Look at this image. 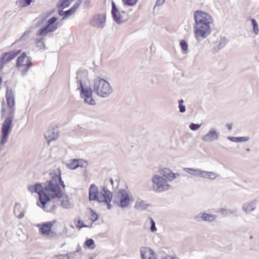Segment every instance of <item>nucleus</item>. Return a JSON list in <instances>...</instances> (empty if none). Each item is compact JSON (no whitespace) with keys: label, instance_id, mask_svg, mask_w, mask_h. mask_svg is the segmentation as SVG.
<instances>
[{"label":"nucleus","instance_id":"obj_1","mask_svg":"<svg viewBox=\"0 0 259 259\" xmlns=\"http://www.w3.org/2000/svg\"><path fill=\"white\" fill-rule=\"evenodd\" d=\"M60 186L63 188L65 187L63 181H62L61 175H56L44 185L36 184L35 186L29 187V190L38 194L39 201L44 205L47 200L61 196Z\"/></svg>","mask_w":259,"mask_h":259},{"label":"nucleus","instance_id":"obj_2","mask_svg":"<svg viewBox=\"0 0 259 259\" xmlns=\"http://www.w3.org/2000/svg\"><path fill=\"white\" fill-rule=\"evenodd\" d=\"M6 101L8 109H6L4 101L2 102L1 109V118H3L6 115L7 117L5 119L1 128V135L0 144L5 145L8 141L9 135L12 129V121L15 116V98L12 89L7 87L6 95Z\"/></svg>","mask_w":259,"mask_h":259},{"label":"nucleus","instance_id":"obj_3","mask_svg":"<svg viewBox=\"0 0 259 259\" xmlns=\"http://www.w3.org/2000/svg\"><path fill=\"white\" fill-rule=\"evenodd\" d=\"M194 32L196 38H205L211 33L210 24L213 22L212 17L207 13L201 10L194 12Z\"/></svg>","mask_w":259,"mask_h":259},{"label":"nucleus","instance_id":"obj_4","mask_svg":"<svg viewBox=\"0 0 259 259\" xmlns=\"http://www.w3.org/2000/svg\"><path fill=\"white\" fill-rule=\"evenodd\" d=\"M93 91L98 96L106 98L112 94L113 89L107 80L98 77L94 80Z\"/></svg>","mask_w":259,"mask_h":259},{"label":"nucleus","instance_id":"obj_5","mask_svg":"<svg viewBox=\"0 0 259 259\" xmlns=\"http://www.w3.org/2000/svg\"><path fill=\"white\" fill-rule=\"evenodd\" d=\"M32 65V59L27 56L25 52H23L17 59L16 67L24 76L27 74Z\"/></svg>","mask_w":259,"mask_h":259},{"label":"nucleus","instance_id":"obj_6","mask_svg":"<svg viewBox=\"0 0 259 259\" xmlns=\"http://www.w3.org/2000/svg\"><path fill=\"white\" fill-rule=\"evenodd\" d=\"M153 190L156 193H160L168 190L171 186L167 180L160 175H154L151 178Z\"/></svg>","mask_w":259,"mask_h":259},{"label":"nucleus","instance_id":"obj_7","mask_svg":"<svg viewBox=\"0 0 259 259\" xmlns=\"http://www.w3.org/2000/svg\"><path fill=\"white\" fill-rule=\"evenodd\" d=\"M57 18L53 16L49 19L47 23V25L40 29L36 32L37 36H46L49 33L55 31L58 28V23L57 22Z\"/></svg>","mask_w":259,"mask_h":259},{"label":"nucleus","instance_id":"obj_8","mask_svg":"<svg viewBox=\"0 0 259 259\" xmlns=\"http://www.w3.org/2000/svg\"><path fill=\"white\" fill-rule=\"evenodd\" d=\"M113 197L112 193L105 187H103L99 191L98 199L97 201L100 203H103L106 204L108 209L112 208L110 204Z\"/></svg>","mask_w":259,"mask_h":259},{"label":"nucleus","instance_id":"obj_9","mask_svg":"<svg viewBox=\"0 0 259 259\" xmlns=\"http://www.w3.org/2000/svg\"><path fill=\"white\" fill-rule=\"evenodd\" d=\"M115 202L120 207H127L130 202V197L128 192L125 190H120L116 195Z\"/></svg>","mask_w":259,"mask_h":259},{"label":"nucleus","instance_id":"obj_10","mask_svg":"<svg viewBox=\"0 0 259 259\" xmlns=\"http://www.w3.org/2000/svg\"><path fill=\"white\" fill-rule=\"evenodd\" d=\"M78 90L80 91V98L83 100L84 103L90 105L96 104V101L93 97V90L90 87L82 88Z\"/></svg>","mask_w":259,"mask_h":259},{"label":"nucleus","instance_id":"obj_11","mask_svg":"<svg viewBox=\"0 0 259 259\" xmlns=\"http://www.w3.org/2000/svg\"><path fill=\"white\" fill-rule=\"evenodd\" d=\"M106 15L105 14L94 15L90 21V25L97 29H102L106 25Z\"/></svg>","mask_w":259,"mask_h":259},{"label":"nucleus","instance_id":"obj_12","mask_svg":"<svg viewBox=\"0 0 259 259\" xmlns=\"http://www.w3.org/2000/svg\"><path fill=\"white\" fill-rule=\"evenodd\" d=\"M76 82L79 85L78 89L82 88L89 87L88 83L89 80L88 78V72L86 70L79 71L77 72Z\"/></svg>","mask_w":259,"mask_h":259},{"label":"nucleus","instance_id":"obj_13","mask_svg":"<svg viewBox=\"0 0 259 259\" xmlns=\"http://www.w3.org/2000/svg\"><path fill=\"white\" fill-rule=\"evenodd\" d=\"M55 223V221H50L42 223L39 229L41 234L46 236H53L56 235V233L51 229Z\"/></svg>","mask_w":259,"mask_h":259},{"label":"nucleus","instance_id":"obj_14","mask_svg":"<svg viewBox=\"0 0 259 259\" xmlns=\"http://www.w3.org/2000/svg\"><path fill=\"white\" fill-rule=\"evenodd\" d=\"M216 219L215 215L206 212H201L194 217L195 221L199 223L202 221L211 223L214 222Z\"/></svg>","mask_w":259,"mask_h":259},{"label":"nucleus","instance_id":"obj_15","mask_svg":"<svg viewBox=\"0 0 259 259\" xmlns=\"http://www.w3.org/2000/svg\"><path fill=\"white\" fill-rule=\"evenodd\" d=\"M121 13L124 14L125 11L118 10V9L116 7L115 3L112 2L111 10L112 16L114 21L118 24L121 23L123 21L122 17L121 16Z\"/></svg>","mask_w":259,"mask_h":259},{"label":"nucleus","instance_id":"obj_16","mask_svg":"<svg viewBox=\"0 0 259 259\" xmlns=\"http://www.w3.org/2000/svg\"><path fill=\"white\" fill-rule=\"evenodd\" d=\"M219 134L214 128H211L207 134L202 137V140L205 143H210L218 140Z\"/></svg>","mask_w":259,"mask_h":259},{"label":"nucleus","instance_id":"obj_17","mask_svg":"<svg viewBox=\"0 0 259 259\" xmlns=\"http://www.w3.org/2000/svg\"><path fill=\"white\" fill-rule=\"evenodd\" d=\"M21 52V50H13L6 52L2 55V61L4 64H6L13 60Z\"/></svg>","mask_w":259,"mask_h":259},{"label":"nucleus","instance_id":"obj_18","mask_svg":"<svg viewBox=\"0 0 259 259\" xmlns=\"http://www.w3.org/2000/svg\"><path fill=\"white\" fill-rule=\"evenodd\" d=\"M160 175L163 177L167 182H171L177 177L180 176L179 173H174L168 168H163L160 171Z\"/></svg>","mask_w":259,"mask_h":259},{"label":"nucleus","instance_id":"obj_19","mask_svg":"<svg viewBox=\"0 0 259 259\" xmlns=\"http://www.w3.org/2000/svg\"><path fill=\"white\" fill-rule=\"evenodd\" d=\"M140 253L142 259H156L154 252L147 247H142L140 249Z\"/></svg>","mask_w":259,"mask_h":259},{"label":"nucleus","instance_id":"obj_20","mask_svg":"<svg viewBox=\"0 0 259 259\" xmlns=\"http://www.w3.org/2000/svg\"><path fill=\"white\" fill-rule=\"evenodd\" d=\"M149 206L150 204L147 201L141 198L136 200L134 205L135 208L140 211L146 210Z\"/></svg>","mask_w":259,"mask_h":259},{"label":"nucleus","instance_id":"obj_21","mask_svg":"<svg viewBox=\"0 0 259 259\" xmlns=\"http://www.w3.org/2000/svg\"><path fill=\"white\" fill-rule=\"evenodd\" d=\"M99 191L98 188L95 184H92L89 188V195L90 201H97Z\"/></svg>","mask_w":259,"mask_h":259},{"label":"nucleus","instance_id":"obj_22","mask_svg":"<svg viewBox=\"0 0 259 259\" xmlns=\"http://www.w3.org/2000/svg\"><path fill=\"white\" fill-rule=\"evenodd\" d=\"M256 206V201L252 200L244 203L242 205V209L246 213H249L255 210Z\"/></svg>","mask_w":259,"mask_h":259},{"label":"nucleus","instance_id":"obj_23","mask_svg":"<svg viewBox=\"0 0 259 259\" xmlns=\"http://www.w3.org/2000/svg\"><path fill=\"white\" fill-rule=\"evenodd\" d=\"M183 170L194 177L202 178L203 170L201 169L185 167Z\"/></svg>","mask_w":259,"mask_h":259},{"label":"nucleus","instance_id":"obj_24","mask_svg":"<svg viewBox=\"0 0 259 259\" xmlns=\"http://www.w3.org/2000/svg\"><path fill=\"white\" fill-rule=\"evenodd\" d=\"M45 137L48 140V142H50L51 141L55 140L59 136L58 131L54 129H50L45 133Z\"/></svg>","mask_w":259,"mask_h":259},{"label":"nucleus","instance_id":"obj_25","mask_svg":"<svg viewBox=\"0 0 259 259\" xmlns=\"http://www.w3.org/2000/svg\"><path fill=\"white\" fill-rule=\"evenodd\" d=\"M41 204L42 208L47 212H52L55 211L57 207V205L53 203L51 200H47L44 205L42 203H41Z\"/></svg>","mask_w":259,"mask_h":259},{"label":"nucleus","instance_id":"obj_26","mask_svg":"<svg viewBox=\"0 0 259 259\" xmlns=\"http://www.w3.org/2000/svg\"><path fill=\"white\" fill-rule=\"evenodd\" d=\"M58 198L61 199L60 201L61 202V205L63 208L65 209H69L71 207V205L68 196L63 195L62 194L61 196Z\"/></svg>","mask_w":259,"mask_h":259},{"label":"nucleus","instance_id":"obj_27","mask_svg":"<svg viewBox=\"0 0 259 259\" xmlns=\"http://www.w3.org/2000/svg\"><path fill=\"white\" fill-rule=\"evenodd\" d=\"M14 213L19 219H22L24 217L23 211L21 210V206L19 203H16L14 208Z\"/></svg>","mask_w":259,"mask_h":259},{"label":"nucleus","instance_id":"obj_28","mask_svg":"<svg viewBox=\"0 0 259 259\" xmlns=\"http://www.w3.org/2000/svg\"><path fill=\"white\" fill-rule=\"evenodd\" d=\"M218 176V175L214 172L203 170L202 178L214 180L216 179Z\"/></svg>","mask_w":259,"mask_h":259},{"label":"nucleus","instance_id":"obj_29","mask_svg":"<svg viewBox=\"0 0 259 259\" xmlns=\"http://www.w3.org/2000/svg\"><path fill=\"white\" fill-rule=\"evenodd\" d=\"M73 0H60L57 4V7L59 9L63 10L64 8L69 6Z\"/></svg>","mask_w":259,"mask_h":259},{"label":"nucleus","instance_id":"obj_30","mask_svg":"<svg viewBox=\"0 0 259 259\" xmlns=\"http://www.w3.org/2000/svg\"><path fill=\"white\" fill-rule=\"evenodd\" d=\"M219 212L221 213L222 214L227 216L228 214H235L236 210L235 209H231L227 208H222L219 209Z\"/></svg>","mask_w":259,"mask_h":259},{"label":"nucleus","instance_id":"obj_31","mask_svg":"<svg viewBox=\"0 0 259 259\" xmlns=\"http://www.w3.org/2000/svg\"><path fill=\"white\" fill-rule=\"evenodd\" d=\"M67 166L68 168L71 169H75L78 167L77 159H74L71 160V161L67 164Z\"/></svg>","mask_w":259,"mask_h":259},{"label":"nucleus","instance_id":"obj_32","mask_svg":"<svg viewBox=\"0 0 259 259\" xmlns=\"http://www.w3.org/2000/svg\"><path fill=\"white\" fill-rule=\"evenodd\" d=\"M251 22L253 27V31L255 35H257L259 32V29L257 22L255 20V19L253 18H252L251 19Z\"/></svg>","mask_w":259,"mask_h":259},{"label":"nucleus","instance_id":"obj_33","mask_svg":"<svg viewBox=\"0 0 259 259\" xmlns=\"http://www.w3.org/2000/svg\"><path fill=\"white\" fill-rule=\"evenodd\" d=\"M32 0H21L17 1V4L21 7H27L30 5Z\"/></svg>","mask_w":259,"mask_h":259},{"label":"nucleus","instance_id":"obj_34","mask_svg":"<svg viewBox=\"0 0 259 259\" xmlns=\"http://www.w3.org/2000/svg\"><path fill=\"white\" fill-rule=\"evenodd\" d=\"M149 221L151 224L150 231L152 232H156L157 231V228L155 226V222L154 220L152 218H149L147 220V221Z\"/></svg>","mask_w":259,"mask_h":259},{"label":"nucleus","instance_id":"obj_35","mask_svg":"<svg viewBox=\"0 0 259 259\" xmlns=\"http://www.w3.org/2000/svg\"><path fill=\"white\" fill-rule=\"evenodd\" d=\"M227 41L225 37H222L219 40V49L224 48L227 44Z\"/></svg>","mask_w":259,"mask_h":259},{"label":"nucleus","instance_id":"obj_36","mask_svg":"<svg viewBox=\"0 0 259 259\" xmlns=\"http://www.w3.org/2000/svg\"><path fill=\"white\" fill-rule=\"evenodd\" d=\"M181 48L184 52H186L188 51V44L184 40H181L180 42Z\"/></svg>","mask_w":259,"mask_h":259},{"label":"nucleus","instance_id":"obj_37","mask_svg":"<svg viewBox=\"0 0 259 259\" xmlns=\"http://www.w3.org/2000/svg\"><path fill=\"white\" fill-rule=\"evenodd\" d=\"M82 3L81 0H78L74 5L70 9V11L75 12Z\"/></svg>","mask_w":259,"mask_h":259},{"label":"nucleus","instance_id":"obj_38","mask_svg":"<svg viewBox=\"0 0 259 259\" xmlns=\"http://www.w3.org/2000/svg\"><path fill=\"white\" fill-rule=\"evenodd\" d=\"M138 0H122L123 4L126 6H133L136 4Z\"/></svg>","mask_w":259,"mask_h":259},{"label":"nucleus","instance_id":"obj_39","mask_svg":"<svg viewBox=\"0 0 259 259\" xmlns=\"http://www.w3.org/2000/svg\"><path fill=\"white\" fill-rule=\"evenodd\" d=\"M94 244V241L93 239L90 238V239H88L85 241V245L88 247L89 248H90V249H94V247H92V246Z\"/></svg>","mask_w":259,"mask_h":259},{"label":"nucleus","instance_id":"obj_40","mask_svg":"<svg viewBox=\"0 0 259 259\" xmlns=\"http://www.w3.org/2000/svg\"><path fill=\"white\" fill-rule=\"evenodd\" d=\"M201 124L191 123L189 125V128L191 130L193 131H197L201 126Z\"/></svg>","mask_w":259,"mask_h":259},{"label":"nucleus","instance_id":"obj_41","mask_svg":"<svg viewBox=\"0 0 259 259\" xmlns=\"http://www.w3.org/2000/svg\"><path fill=\"white\" fill-rule=\"evenodd\" d=\"M77 165H78V167H86L88 165V163L86 161L83 159H77Z\"/></svg>","mask_w":259,"mask_h":259},{"label":"nucleus","instance_id":"obj_42","mask_svg":"<svg viewBox=\"0 0 259 259\" xmlns=\"http://www.w3.org/2000/svg\"><path fill=\"white\" fill-rule=\"evenodd\" d=\"M49 16V15H45L42 14L41 16V21L39 20L37 22V25L38 26L39 24H41L44 21L46 20V19Z\"/></svg>","mask_w":259,"mask_h":259},{"label":"nucleus","instance_id":"obj_43","mask_svg":"<svg viewBox=\"0 0 259 259\" xmlns=\"http://www.w3.org/2000/svg\"><path fill=\"white\" fill-rule=\"evenodd\" d=\"M68 256V259H75L77 256V253L75 251L70 252L69 253Z\"/></svg>","mask_w":259,"mask_h":259},{"label":"nucleus","instance_id":"obj_44","mask_svg":"<svg viewBox=\"0 0 259 259\" xmlns=\"http://www.w3.org/2000/svg\"><path fill=\"white\" fill-rule=\"evenodd\" d=\"M91 212H92V214L91 215V220L93 222H95L98 220V215L96 212L93 211L92 210H91Z\"/></svg>","mask_w":259,"mask_h":259},{"label":"nucleus","instance_id":"obj_45","mask_svg":"<svg viewBox=\"0 0 259 259\" xmlns=\"http://www.w3.org/2000/svg\"><path fill=\"white\" fill-rule=\"evenodd\" d=\"M248 137H238V142H244L249 140Z\"/></svg>","mask_w":259,"mask_h":259},{"label":"nucleus","instance_id":"obj_46","mask_svg":"<svg viewBox=\"0 0 259 259\" xmlns=\"http://www.w3.org/2000/svg\"><path fill=\"white\" fill-rule=\"evenodd\" d=\"M64 12H65V15L62 18V20L66 19V18H67L69 16H70L71 14H72L74 13V12H72V11H70V9L67 11H64Z\"/></svg>","mask_w":259,"mask_h":259},{"label":"nucleus","instance_id":"obj_47","mask_svg":"<svg viewBox=\"0 0 259 259\" xmlns=\"http://www.w3.org/2000/svg\"><path fill=\"white\" fill-rule=\"evenodd\" d=\"M179 109L181 113H184L186 111L185 106L183 104L179 105Z\"/></svg>","mask_w":259,"mask_h":259},{"label":"nucleus","instance_id":"obj_48","mask_svg":"<svg viewBox=\"0 0 259 259\" xmlns=\"http://www.w3.org/2000/svg\"><path fill=\"white\" fill-rule=\"evenodd\" d=\"M227 139L233 142H238V137H228Z\"/></svg>","mask_w":259,"mask_h":259},{"label":"nucleus","instance_id":"obj_49","mask_svg":"<svg viewBox=\"0 0 259 259\" xmlns=\"http://www.w3.org/2000/svg\"><path fill=\"white\" fill-rule=\"evenodd\" d=\"M35 42H36V44L38 45L39 47H41V46L43 45L42 38L36 39Z\"/></svg>","mask_w":259,"mask_h":259},{"label":"nucleus","instance_id":"obj_50","mask_svg":"<svg viewBox=\"0 0 259 259\" xmlns=\"http://www.w3.org/2000/svg\"><path fill=\"white\" fill-rule=\"evenodd\" d=\"M165 0H157L156 2V6H160L164 3Z\"/></svg>","mask_w":259,"mask_h":259},{"label":"nucleus","instance_id":"obj_51","mask_svg":"<svg viewBox=\"0 0 259 259\" xmlns=\"http://www.w3.org/2000/svg\"><path fill=\"white\" fill-rule=\"evenodd\" d=\"M74 251L76 252V253H79L80 255H81L82 252L81 246L79 245H78L77 248H76V250Z\"/></svg>","mask_w":259,"mask_h":259},{"label":"nucleus","instance_id":"obj_52","mask_svg":"<svg viewBox=\"0 0 259 259\" xmlns=\"http://www.w3.org/2000/svg\"><path fill=\"white\" fill-rule=\"evenodd\" d=\"M77 223H78V226H79V228L84 227L86 226L84 224L83 222L81 220H79Z\"/></svg>","mask_w":259,"mask_h":259},{"label":"nucleus","instance_id":"obj_53","mask_svg":"<svg viewBox=\"0 0 259 259\" xmlns=\"http://www.w3.org/2000/svg\"><path fill=\"white\" fill-rule=\"evenodd\" d=\"M91 4V0H85L84 2V5L85 7H88Z\"/></svg>","mask_w":259,"mask_h":259},{"label":"nucleus","instance_id":"obj_54","mask_svg":"<svg viewBox=\"0 0 259 259\" xmlns=\"http://www.w3.org/2000/svg\"><path fill=\"white\" fill-rule=\"evenodd\" d=\"M55 257L57 259H64L63 254H58Z\"/></svg>","mask_w":259,"mask_h":259},{"label":"nucleus","instance_id":"obj_55","mask_svg":"<svg viewBox=\"0 0 259 259\" xmlns=\"http://www.w3.org/2000/svg\"><path fill=\"white\" fill-rule=\"evenodd\" d=\"M4 67L3 62L2 61V56L0 58V70Z\"/></svg>","mask_w":259,"mask_h":259},{"label":"nucleus","instance_id":"obj_56","mask_svg":"<svg viewBox=\"0 0 259 259\" xmlns=\"http://www.w3.org/2000/svg\"><path fill=\"white\" fill-rule=\"evenodd\" d=\"M59 14L61 16H62V15H65V12L64 11H63V10L62 9H59Z\"/></svg>","mask_w":259,"mask_h":259},{"label":"nucleus","instance_id":"obj_57","mask_svg":"<svg viewBox=\"0 0 259 259\" xmlns=\"http://www.w3.org/2000/svg\"><path fill=\"white\" fill-rule=\"evenodd\" d=\"M172 256L170 255H165L164 257H163L161 259H171Z\"/></svg>","mask_w":259,"mask_h":259},{"label":"nucleus","instance_id":"obj_58","mask_svg":"<svg viewBox=\"0 0 259 259\" xmlns=\"http://www.w3.org/2000/svg\"><path fill=\"white\" fill-rule=\"evenodd\" d=\"M226 126L228 130H231L232 125L231 124H227Z\"/></svg>","mask_w":259,"mask_h":259},{"label":"nucleus","instance_id":"obj_59","mask_svg":"<svg viewBox=\"0 0 259 259\" xmlns=\"http://www.w3.org/2000/svg\"><path fill=\"white\" fill-rule=\"evenodd\" d=\"M67 255H69V253L65 254H63V257H64V259H68V256Z\"/></svg>","mask_w":259,"mask_h":259},{"label":"nucleus","instance_id":"obj_60","mask_svg":"<svg viewBox=\"0 0 259 259\" xmlns=\"http://www.w3.org/2000/svg\"><path fill=\"white\" fill-rule=\"evenodd\" d=\"M178 102H179V105L183 104L184 100L183 99H181V100H179Z\"/></svg>","mask_w":259,"mask_h":259},{"label":"nucleus","instance_id":"obj_61","mask_svg":"<svg viewBox=\"0 0 259 259\" xmlns=\"http://www.w3.org/2000/svg\"><path fill=\"white\" fill-rule=\"evenodd\" d=\"M171 259H180V258L176 256H172Z\"/></svg>","mask_w":259,"mask_h":259},{"label":"nucleus","instance_id":"obj_62","mask_svg":"<svg viewBox=\"0 0 259 259\" xmlns=\"http://www.w3.org/2000/svg\"><path fill=\"white\" fill-rule=\"evenodd\" d=\"M110 182L111 184L112 185H113V179L112 178L110 179Z\"/></svg>","mask_w":259,"mask_h":259},{"label":"nucleus","instance_id":"obj_63","mask_svg":"<svg viewBox=\"0 0 259 259\" xmlns=\"http://www.w3.org/2000/svg\"><path fill=\"white\" fill-rule=\"evenodd\" d=\"M246 150L247 151V152H249L250 151V149L249 148H246Z\"/></svg>","mask_w":259,"mask_h":259},{"label":"nucleus","instance_id":"obj_64","mask_svg":"<svg viewBox=\"0 0 259 259\" xmlns=\"http://www.w3.org/2000/svg\"><path fill=\"white\" fill-rule=\"evenodd\" d=\"M65 245V243L63 244L61 246V247H63Z\"/></svg>","mask_w":259,"mask_h":259}]
</instances>
